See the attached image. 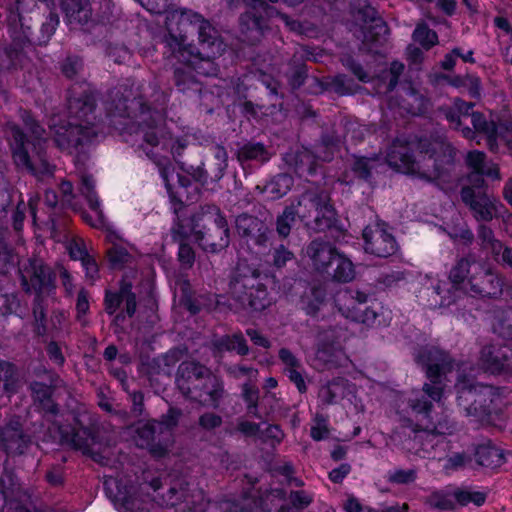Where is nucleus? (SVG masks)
Wrapping results in <instances>:
<instances>
[{"label":"nucleus","instance_id":"52","mask_svg":"<svg viewBox=\"0 0 512 512\" xmlns=\"http://www.w3.org/2000/svg\"><path fill=\"white\" fill-rule=\"evenodd\" d=\"M299 220L298 210L296 209L295 202L292 201L289 205L283 208V211L276 217V232L279 237L287 238L293 226Z\"/></svg>","mask_w":512,"mask_h":512},{"label":"nucleus","instance_id":"57","mask_svg":"<svg viewBox=\"0 0 512 512\" xmlns=\"http://www.w3.org/2000/svg\"><path fill=\"white\" fill-rule=\"evenodd\" d=\"M213 160L209 163L211 180H220L228 167V153L224 146L215 145L212 147Z\"/></svg>","mask_w":512,"mask_h":512},{"label":"nucleus","instance_id":"59","mask_svg":"<svg viewBox=\"0 0 512 512\" xmlns=\"http://www.w3.org/2000/svg\"><path fill=\"white\" fill-rule=\"evenodd\" d=\"M345 380L343 378H334L327 384L321 386L318 397L322 404L331 405L336 402L337 398L343 394Z\"/></svg>","mask_w":512,"mask_h":512},{"label":"nucleus","instance_id":"29","mask_svg":"<svg viewBox=\"0 0 512 512\" xmlns=\"http://www.w3.org/2000/svg\"><path fill=\"white\" fill-rule=\"evenodd\" d=\"M347 123L341 121L339 124H332L322 129L321 134L314 147L319 153L320 160L330 162L345 139L344 129Z\"/></svg>","mask_w":512,"mask_h":512},{"label":"nucleus","instance_id":"18","mask_svg":"<svg viewBox=\"0 0 512 512\" xmlns=\"http://www.w3.org/2000/svg\"><path fill=\"white\" fill-rule=\"evenodd\" d=\"M476 265L478 264L475 261L468 258H461L457 261L449 273L451 286L446 287L447 284L444 283L443 287L437 285L435 288L436 293L442 298L441 306H450L456 302L461 293L468 292V278Z\"/></svg>","mask_w":512,"mask_h":512},{"label":"nucleus","instance_id":"30","mask_svg":"<svg viewBox=\"0 0 512 512\" xmlns=\"http://www.w3.org/2000/svg\"><path fill=\"white\" fill-rule=\"evenodd\" d=\"M106 496L123 512L131 511L134 507L135 489L124 479L109 477L103 483Z\"/></svg>","mask_w":512,"mask_h":512},{"label":"nucleus","instance_id":"11","mask_svg":"<svg viewBox=\"0 0 512 512\" xmlns=\"http://www.w3.org/2000/svg\"><path fill=\"white\" fill-rule=\"evenodd\" d=\"M246 10L238 18L239 39L256 46L271 32V19L279 10L267 0H242Z\"/></svg>","mask_w":512,"mask_h":512},{"label":"nucleus","instance_id":"53","mask_svg":"<svg viewBox=\"0 0 512 512\" xmlns=\"http://www.w3.org/2000/svg\"><path fill=\"white\" fill-rule=\"evenodd\" d=\"M341 311L347 319L366 326H372L378 317L376 310L367 305H347Z\"/></svg>","mask_w":512,"mask_h":512},{"label":"nucleus","instance_id":"58","mask_svg":"<svg viewBox=\"0 0 512 512\" xmlns=\"http://www.w3.org/2000/svg\"><path fill=\"white\" fill-rule=\"evenodd\" d=\"M94 187L95 182L93 177L90 175H83L81 178L80 192L86 198L90 209L96 213L98 221L102 223L104 216L102 210L100 209V203L98 201Z\"/></svg>","mask_w":512,"mask_h":512},{"label":"nucleus","instance_id":"17","mask_svg":"<svg viewBox=\"0 0 512 512\" xmlns=\"http://www.w3.org/2000/svg\"><path fill=\"white\" fill-rule=\"evenodd\" d=\"M235 229L238 236L248 247L266 249L272 234L268 224L255 215L247 212L235 217Z\"/></svg>","mask_w":512,"mask_h":512},{"label":"nucleus","instance_id":"10","mask_svg":"<svg viewBox=\"0 0 512 512\" xmlns=\"http://www.w3.org/2000/svg\"><path fill=\"white\" fill-rule=\"evenodd\" d=\"M49 129L55 146L62 152L74 155L78 162L86 160L87 150L98 136L95 126L81 125L60 117L50 119Z\"/></svg>","mask_w":512,"mask_h":512},{"label":"nucleus","instance_id":"32","mask_svg":"<svg viewBox=\"0 0 512 512\" xmlns=\"http://www.w3.org/2000/svg\"><path fill=\"white\" fill-rule=\"evenodd\" d=\"M203 16L190 9L174 8L166 16L168 31L187 37L191 30L197 29V24Z\"/></svg>","mask_w":512,"mask_h":512},{"label":"nucleus","instance_id":"48","mask_svg":"<svg viewBox=\"0 0 512 512\" xmlns=\"http://www.w3.org/2000/svg\"><path fill=\"white\" fill-rule=\"evenodd\" d=\"M326 300V289L321 285H313L300 298L301 309L309 316L315 317Z\"/></svg>","mask_w":512,"mask_h":512},{"label":"nucleus","instance_id":"7","mask_svg":"<svg viewBox=\"0 0 512 512\" xmlns=\"http://www.w3.org/2000/svg\"><path fill=\"white\" fill-rule=\"evenodd\" d=\"M142 490L151 488L156 495L154 499L167 508L184 504V509L191 512H202V492L191 489L189 481L184 476H167L164 479L153 476L150 472L142 475Z\"/></svg>","mask_w":512,"mask_h":512},{"label":"nucleus","instance_id":"50","mask_svg":"<svg viewBox=\"0 0 512 512\" xmlns=\"http://www.w3.org/2000/svg\"><path fill=\"white\" fill-rule=\"evenodd\" d=\"M198 43L200 49L220 50L221 42L219 41V33L212 26L209 20L201 18L197 24Z\"/></svg>","mask_w":512,"mask_h":512},{"label":"nucleus","instance_id":"3","mask_svg":"<svg viewBox=\"0 0 512 512\" xmlns=\"http://www.w3.org/2000/svg\"><path fill=\"white\" fill-rule=\"evenodd\" d=\"M21 119L32 139L18 125L8 124L10 149L16 169L38 179L53 177L56 166L47 155L45 129L27 110L21 111Z\"/></svg>","mask_w":512,"mask_h":512},{"label":"nucleus","instance_id":"2","mask_svg":"<svg viewBox=\"0 0 512 512\" xmlns=\"http://www.w3.org/2000/svg\"><path fill=\"white\" fill-rule=\"evenodd\" d=\"M456 150L442 135L415 137L403 143L393 142L387 155L388 163L398 171L436 183L450 177Z\"/></svg>","mask_w":512,"mask_h":512},{"label":"nucleus","instance_id":"51","mask_svg":"<svg viewBox=\"0 0 512 512\" xmlns=\"http://www.w3.org/2000/svg\"><path fill=\"white\" fill-rule=\"evenodd\" d=\"M339 334L335 327L329 326L321 329L317 333V351L316 356L318 359L327 361L331 355V351L335 344L338 343Z\"/></svg>","mask_w":512,"mask_h":512},{"label":"nucleus","instance_id":"64","mask_svg":"<svg viewBox=\"0 0 512 512\" xmlns=\"http://www.w3.org/2000/svg\"><path fill=\"white\" fill-rule=\"evenodd\" d=\"M183 415V411L177 407H170L165 414H162L157 424L162 426L164 431L168 433V440L171 441L172 430L179 424V420Z\"/></svg>","mask_w":512,"mask_h":512},{"label":"nucleus","instance_id":"46","mask_svg":"<svg viewBox=\"0 0 512 512\" xmlns=\"http://www.w3.org/2000/svg\"><path fill=\"white\" fill-rule=\"evenodd\" d=\"M476 463L486 468H497L504 462V455L501 449L492 444L491 441L481 443L474 451Z\"/></svg>","mask_w":512,"mask_h":512},{"label":"nucleus","instance_id":"54","mask_svg":"<svg viewBox=\"0 0 512 512\" xmlns=\"http://www.w3.org/2000/svg\"><path fill=\"white\" fill-rule=\"evenodd\" d=\"M59 69L62 75L71 81H75V86L82 80L84 71V61L78 55H67L60 63Z\"/></svg>","mask_w":512,"mask_h":512},{"label":"nucleus","instance_id":"37","mask_svg":"<svg viewBox=\"0 0 512 512\" xmlns=\"http://www.w3.org/2000/svg\"><path fill=\"white\" fill-rule=\"evenodd\" d=\"M186 147H187V141L185 139L178 138V139L174 140L171 137V133L169 132V138L167 139V144H165L164 146L158 145L157 147L153 148V152L158 153V155L160 157H162L163 159H165V161H166L164 165H158L157 163H155V164L158 167H160V169H161V174L166 181V188L168 190L171 201H176L180 205V208H184L185 205H184L183 201L180 198H178L172 191V187L169 184V182L167 180V176H166V166H167V164H169V159L167 157L163 156L159 152V150H167L168 148H170V151H171V154H172L174 160L181 166L184 163L180 160V158L182 157L183 151L186 149Z\"/></svg>","mask_w":512,"mask_h":512},{"label":"nucleus","instance_id":"1","mask_svg":"<svg viewBox=\"0 0 512 512\" xmlns=\"http://www.w3.org/2000/svg\"><path fill=\"white\" fill-rule=\"evenodd\" d=\"M169 99V92L161 89L155 81L149 82L147 88L138 96L130 97L117 90L112 97L115 111L120 117L141 118L130 128V139L126 141L142 150L158 165H164L166 161L158 153H154L153 148L164 146L169 138V130L165 124Z\"/></svg>","mask_w":512,"mask_h":512},{"label":"nucleus","instance_id":"6","mask_svg":"<svg viewBox=\"0 0 512 512\" xmlns=\"http://www.w3.org/2000/svg\"><path fill=\"white\" fill-rule=\"evenodd\" d=\"M455 388L458 406L477 421L490 424L493 417L501 412L504 388L475 383L466 378L460 380Z\"/></svg>","mask_w":512,"mask_h":512},{"label":"nucleus","instance_id":"27","mask_svg":"<svg viewBox=\"0 0 512 512\" xmlns=\"http://www.w3.org/2000/svg\"><path fill=\"white\" fill-rule=\"evenodd\" d=\"M423 393H417L410 397L407 401L408 407L410 408L412 415L414 416L415 422L410 418L403 419L404 426L410 427L414 433V439H422V435H419L426 424L429 423V419L433 414V399H431L424 391Z\"/></svg>","mask_w":512,"mask_h":512},{"label":"nucleus","instance_id":"39","mask_svg":"<svg viewBox=\"0 0 512 512\" xmlns=\"http://www.w3.org/2000/svg\"><path fill=\"white\" fill-rule=\"evenodd\" d=\"M11 43L0 50V71H10L21 66L25 58V48L35 46L33 42L17 41L13 33H9Z\"/></svg>","mask_w":512,"mask_h":512},{"label":"nucleus","instance_id":"38","mask_svg":"<svg viewBox=\"0 0 512 512\" xmlns=\"http://www.w3.org/2000/svg\"><path fill=\"white\" fill-rule=\"evenodd\" d=\"M294 185V179L289 173L281 172L273 175L263 185H256L254 193L257 195L268 194V199L277 201L286 196Z\"/></svg>","mask_w":512,"mask_h":512},{"label":"nucleus","instance_id":"22","mask_svg":"<svg viewBox=\"0 0 512 512\" xmlns=\"http://www.w3.org/2000/svg\"><path fill=\"white\" fill-rule=\"evenodd\" d=\"M504 285L501 275L481 265H476L468 278V291L481 297L499 298Z\"/></svg>","mask_w":512,"mask_h":512},{"label":"nucleus","instance_id":"56","mask_svg":"<svg viewBox=\"0 0 512 512\" xmlns=\"http://www.w3.org/2000/svg\"><path fill=\"white\" fill-rule=\"evenodd\" d=\"M0 382L3 383V390L6 394L11 395L18 392L17 367L13 363L0 360Z\"/></svg>","mask_w":512,"mask_h":512},{"label":"nucleus","instance_id":"20","mask_svg":"<svg viewBox=\"0 0 512 512\" xmlns=\"http://www.w3.org/2000/svg\"><path fill=\"white\" fill-rule=\"evenodd\" d=\"M210 368L196 360L182 361L175 373L177 390L186 400H191Z\"/></svg>","mask_w":512,"mask_h":512},{"label":"nucleus","instance_id":"60","mask_svg":"<svg viewBox=\"0 0 512 512\" xmlns=\"http://www.w3.org/2000/svg\"><path fill=\"white\" fill-rule=\"evenodd\" d=\"M308 66L303 62L293 61L289 72L286 74L288 84L292 90H297L304 85L308 78Z\"/></svg>","mask_w":512,"mask_h":512},{"label":"nucleus","instance_id":"35","mask_svg":"<svg viewBox=\"0 0 512 512\" xmlns=\"http://www.w3.org/2000/svg\"><path fill=\"white\" fill-rule=\"evenodd\" d=\"M172 82L178 92L188 96L198 95L203 89V83L189 64L180 63L173 67Z\"/></svg>","mask_w":512,"mask_h":512},{"label":"nucleus","instance_id":"4","mask_svg":"<svg viewBox=\"0 0 512 512\" xmlns=\"http://www.w3.org/2000/svg\"><path fill=\"white\" fill-rule=\"evenodd\" d=\"M50 3L52 0H16L7 16L9 33L20 42L46 45L59 25V15Z\"/></svg>","mask_w":512,"mask_h":512},{"label":"nucleus","instance_id":"24","mask_svg":"<svg viewBox=\"0 0 512 512\" xmlns=\"http://www.w3.org/2000/svg\"><path fill=\"white\" fill-rule=\"evenodd\" d=\"M460 197L478 222H489L494 218L497 209L496 198L493 195L487 192L475 194L469 188H461Z\"/></svg>","mask_w":512,"mask_h":512},{"label":"nucleus","instance_id":"41","mask_svg":"<svg viewBox=\"0 0 512 512\" xmlns=\"http://www.w3.org/2000/svg\"><path fill=\"white\" fill-rule=\"evenodd\" d=\"M220 54V50L200 49L197 46L193 49L191 57L184 64H189L197 74L209 77L216 76L219 69L215 63V58Z\"/></svg>","mask_w":512,"mask_h":512},{"label":"nucleus","instance_id":"23","mask_svg":"<svg viewBox=\"0 0 512 512\" xmlns=\"http://www.w3.org/2000/svg\"><path fill=\"white\" fill-rule=\"evenodd\" d=\"M31 443V437L25 433L20 416H12L0 427V446L7 454L23 455Z\"/></svg>","mask_w":512,"mask_h":512},{"label":"nucleus","instance_id":"28","mask_svg":"<svg viewBox=\"0 0 512 512\" xmlns=\"http://www.w3.org/2000/svg\"><path fill=\"white\" fill-rule=\"evenodd\" d=\"M118 291H105L104 296V310L109 315H114L124 303V308L127 316L132 318L137 310L136 294L132 291V283L125 279L120 281Z\"/></svg>","mask_w":512,"mask_h":512},{"label":"nucleus","instance_id":"42","mask_svg":"<svg viewBox=\"0 0 512 512\" xmlns=\"http://www.w3.org/2000/svg\"><path fill=\"white\" fill-rule=\"evenodd\" d=\"M211 348L214 355L224 352H235L239 356H246L250 352L247 340L241 331L215 337L211 341Z\"/></svg>","mask_w":512,"mask_h":512},{"label":"nucleus","instance_id":"45","mask_svg":"<svg viewBox=\"0 0 512 512\" xmlns=\"http://www.w3.org/2000/svg\"><path fill=\"white\" fill-rule=\"evenodd\" d=\"M363 45L370 52H376L378 47L383 46L389 35V28L383 19H376L375 23H370L362 27Z\"/></svg>","mask_w":512,"mask_h":512},{"label":"nucleus","instance_id":"33","mask_svg":"<svg viewBox=\"0 0 512 512\" xmlns=\"http://www.w3.org/2000/svg\"><path fill=\"white\" fill-rule=\"evenodd\" d=\"M338 252L330 241L322 238H315L306 246V255L311 260L314 269L320 274L325 271Z\"/></svg>","mask_w":512,"mask_h":512},{"label":"nucleus","instance_id":"25","mask_svg":"<svg viewBox=\"0 0 512 512\" xmlns=\"http://www.w3.org/2000/svg\"><path fill=\"white\" fill-rule=\"evenodd\" d=\"M319 156L308 148L301 147L287 152L283 160L285 164L300 178L310 181L317 175L322 166L318 163Z\"/></svg>","mask_w":512,"mask_h":512},{"label":"nucleus","instance_id":"5","mask_svg":"<svg viewBox=\"0 0 512 512\" xmlns=\"http://www.w3.org/2000/svg\"><path fill=\"white\" fill-rule=\"evenodd\" d=\"M195 243L205 252L218 253L230 244V229L226 217L215 204H205L183 218Z\"/></svg>","mask_w":512,"mask_h":512},{"label":"nucleus","instance_id":"43","mask_svg":"<svg viewBox=\"0 0 512 512\" xmlns=\"http://www.w3.org/2000/svg\"><path fill=\"white\" fill-rule=\"evenodd\" d=\"M322 275L337 283H348L355 277L354 264L348 257L338 252Z\"/></svg>","mask_w":512,"mask_h":512},{"label":"nucleus","instance_id":"15","mask_svg":"<svg viewBox=\"0 0 512 512\" xmlns=\"http://www.w3.org/2000/svg\"><path fill=\"white\" fill-rule=\"evenodd\" d=\"M43 373L47 376V382L33 380L28 384L32 404L35 411L44 416L56 417L60 413V407L53 395L58 387L59 376L46 369Z\"/></svg>","mask_w":512,"mask_h":512},{"label":"nucleus","instance_id":"8","mask_svg":"<svg viewBox=\"0 0 512 512\" xmlns=\"http://www.w3.org/2000/svg\"><path fill=\"white\" fill-rule=\"evenodd\" d=\"M263 273L247 260H239L231 273L229 290L243 309L263 311L268 305V292L262 283Z\"/></svg>","mask_w":512,"mask_h":512},{"label":"nucleus","instance_id":"63","mask_svg":"<svg viewBox=\"0 0 512 512\" xmlns=\"http://www.w3.org/2000/svg\"><path fill=\"white\" fill-rule=\"evenodd\" d=\"M109 264L112 269H121L127 264L131 255L126 248L118 244L112 245L106 252Z\"/></svg>","mask_w":512,"mask_h":512},{"label":"nucleus","instance_id":"13","mask_svg":"<svg viewBox=\"0 0 512 512\" xmlns=\"http://www.w3.org/2000/svg\"><path fill=\"white\" fill-rule=\"evenodd\" d=\"M133 437L137 447L147 449L155 458H163L168 454V433L157 424V420L137 421L134 424Z\"/></svg>","mask_w":512,"mask_h":512},{"label":"nucleus","instance_id":"14","mask_svg":"<svg viewBox=\"0 0 512 512\" xmlns=\"http://www.w3.org/2000/svg\"><path fill=\"white\" fill-rule=\"evenodd\" d=\"M85 88L77 91V86L73 85L69 90L67 98L68 119L81 125L95 126L96 120V96L94 90L83 81Z\"/></svg>","mask_w":512,"mask_h":512},{"label":"nucleus","instance_id":"36","mask_svg":"<svg viewBox=\"0 0 512 512\" xmlns=\"http://www.w3.org/2000/svg\"><path fill=\"white\" fill-rule=\"evenodd\" d=\"M338 223V214L332 202L330 193L325 197L323 203L315 210L312 222L307 224V228L314 232L321 233L336 228Z\"/></svg>","mask_w":512,"mask_h":512},{"label":"nucleus","instance_id":"26","mask_svg":"<svg viewBox=\"0 0 512 512\" xmlns=\"http://www.w3.org/2000/svg\"><path fill=\"white\" fill-rule=\"evenodd\" d=\"M225 395L223 379L210 370L190 401L203 407L218 409Z\"/></svg>","mask_w":512,"mask_h":512},{"label":"nucleus","instance_id":"34","mask_svg":"<svg viewBox=\"0 0 512 512\" xmlns=\"http://www.w3.org/2000/svg\"><path fill=\"white\" fill-rule=\"evenodd\" d=\"M328 193L327 190L320 188L307 189L294 200L296 209L298 210L299 220L306 228L307 224L312 222L315 210L323 203Z\"/></svg>","mask_w":512,"mask_h":512},{"label":"nucleus","instance_id":"16","mask_svg":"<svg viewBox=\"0 0 512 512\" xmlns=\"http://www.w3.org/2000/svg\"><path fill=\"white\" fill-rule=\"evenodd\" d=\"M364 251L379 258H388L398 249V243L384 222L367 225L362 232Z\"/></svg>","mask_w":512,"mask_h":512},{"label":"nucleus","instance_id":"9","mask_svg":"<svg viewBox=\"0 0 512 512\" xmlns=\"http://www.w3.org/2000/svg\"><path fill=\"white\" fill-rule=\"evenodd\" d=\"M414 361L425 372L428 383H424V391L435 402L442 399L445 379L454 368V360L450 354L434 345H422L413 352Z\"/></svg>","mask_w":512,"mask_h":512},{"label":"nucleus","instance_id":"55","mask_svg":"<svg viewBox=\"0 0 512 512\" xmlns=\"http://www.w3.org/2000/svg\"><path fill=\"white\" fill-rule=\"evenodd\" d=\"M377 157H365L352 155L350 170L355 177L364 182H370L372 179V170L375 167Z\"/></svg>","mask_w":512,"mask_h":512},{"label":"nucleus","instance_id":"62","mask_svg":"<svg viewBox=\"0 0 512 512\" xmlns=\"http://www.w3.org/2000/svg\"><path fill=\"white\" fill-rule=\"evenodd\" d=\"M413 40L425 49H430L438 42L436 32L430 29L425 23L418 24L413 32Z\"/></svg>","mask_w":512,"mask_h":512},{"label":"nucleus","instance_id":"44","mask_svg":"<svg viewBox=\"0 0 512 512\" xmlns=\"http://www.w3.org/2000/svg\"><path fill=\"white\" fill-rule=\"evenodd\" d=\"M61 8L71 26H84L92 18L89 0H62Z\"/></svg>","mask_w":512,"mask_h":512},{"label":"nucleus","instance_id":"19","mask_svg":"<svg viewBox=\"0 0 512 512\" xmlns=\"http://www.w3.org/2000/svg\"><path fill=\"white\" fill-rule=\"evenodd\" d=\"M482 370L493 375L512 374V346L489 344L482 347L478 360Z\"/></svg>","mask_w":512,"mask_h":512},{"label":"nucleus","instance_id":"12","mask_svg":"<svg viewBox=\"0 0 512 512\" xmlns=\"http://www.w3.org/2000/svg\"><path fill=\"white\" fill-rule=\"evenodd\" d=\"M48 434L53 437V442L82 451L94 461L101 458V454L94 450V446L100 444L99 429L95 425L83 426L79 423L78 427H68L53 423L48 428Z\"/></svg>","mask_w":512,"mask_h":512},{"label":"nucleus","instance_id":"47","mask_svg":"<svg viewBox=\"0 0 512 512\" xmlns=\"http://www.w3.org/2000/svg\"><path fill=\"white\" fill-rule=\"evenodd\" d=\"M186 39L187 37L172 33L171 31H168L163 38L165 47L170 52L171 56L176 58L179 63L183 64L191 57V53L193 54L195 47V45L186 44Z\"/></svg>","mask_w":512,"mask_h":512},{"label":"nucleus","instance_id":"61","mask_svg":"<svg viewBox=\"0 0 512 512\" xmlns=\"http://www.w3.org/2000/svg\"><path fill=\"white\" fill-rule=\"evenodd\" d=\"M407 95L409 97V111L413 115H423L428 112L431 106L430 99L418 92L415 88L410 87Z\"/></svg>","mask_w":512,"mask_h":512},{"label":"nucleus","instance_id":"21","mask_svg":"<svg viewBox=\"0 0 512 512\" xmlns=\"http://www.w3.org/2000/svg\"><path fill=\"white\" fill-rule=\"evenodd\" d=\"M29 280L22 275V286L26 292L34 290L35 296L50 295L56 289V274L53 269L41 260H31L26 269Z\"/></svg>","mask_w":512,"mask_h":512},{"label":"nucleus","instance_id":"31","mask_svg":"<svg viewBox=\"0 0 512 512\" xmlns=\"http://www.w3.org/2000/svg\"><path fill=\"white\" fill-rule=\"evenodd\" d=\"M174 205V212L177 215V222L171 229L173 241L179 244L178 260L179 262L187 267L191 268L195 261V251L192 246L187 242L188 238L192 234L187 231L185 220H181L179 211L182 209L176 201H171Z\"/></svg>","mask_w":512,"mask_h":512},{"label":"nucleus","instance_id":"49","mask_svg":"<svg viewBox=\"0 0 512 512\" xmlns=\"http://www.w3.org/2000/svg\"><path fill=\"white\" fill-rule=\"evenodd\" d=\"M455 430L456 424L447 414H432L429 423L424 426L419 435L426 437L451 435Z\"/></svg>","mask_w":512,"mask_h":512},{"label":"nucleus","instance_id":"40","mask_svg":"<svg viewBox=\"0 0 512 512\" xmlns=\"http://www.w3.org/2000/svg\"><path fill=\"white\" fill-rule=\"evenodd\" d=\"M235 157L243 167L251 162L263 165L271 159L272 153L264 143L250 140L238 146Z\"/></svg>","mask_w":512,"mask_h":512}]
</instances>
